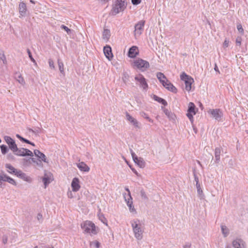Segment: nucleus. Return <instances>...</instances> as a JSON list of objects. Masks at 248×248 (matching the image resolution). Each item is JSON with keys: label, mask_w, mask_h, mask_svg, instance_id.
<instances>
[{"label": "nucleus", "mask_w": 248, "mask_h": 248, "mask_svg": "<svg viewBox=\"0 0 248 248\" xmlns=\"http://www.w3.org/2000/svg\"><path fill=\"white\" fill-rule=\"evenodd\" d=\"M81 227L84 233L90 234L91 236L96 235L98 232V228L91 221L86 220L81 224Z\"/></svg>", "instance_id": "obj_1"}, {"label": "nucleus", "mask_w": 248, "mask_h": 248, "mask_svg": "<svg viewBox=\"0 0 248 248\" xmlns=\"http://www.w3.org/2000/svg\"><path fill=\"white\" fill-rule=\"evenodd\" d=\"M133 231L135 237L138 240H141L142 238L143 230L141 228V225L138 219L133 220L131 221Z\"/></svg>", "instance_id": "obj_2"}, {"label": "nucleus", "mask_w": 248, "mask_h": 248, "mask_svg": "<svg viewBox=\"0 0 248 248\" xmlns=\"http://www.w3.org/2000/svg\"><path fill=\"white\" fill-rule=\"evenodd\" d=\"M126 3L125 0H117L113 5L111 13L113 15L123 12L126 8Z\"/></svg>", "instance_id": "obj_3"}, {"label": "nucleus", "mask_w": 248, "mask_h": 248, "mask_svg": "<svg viewBox=\"0 0 248 248\" xmlns=\"http://www.w3.org/2000/svg\"><path fill=\"white\" fill-rule=\"evenodd\" d=\"M136 84L142 89L143 92H146L148 88V85L146 79L141 74H138L135 77Z\"/></svg>", "instance_id": "obj_4"}, {"label": "nucleus", "mask_w": 248, "mask_h": 248, "mask_svg": "<svg viewBox=\"0 0 248 248\" xmlns=\"http://www.w3.org/2000/svg\"><path fill=\"white\" fill-rule=\"evenodd\" d=\"M180 78L185 82L186 90L188 92L190 91L191 89V84L194 82L193 79L184 72L181 75Z\"/></svg>", "instance_id": "obj_5"}, {"label": "nucleus", "mask_w": 248, "mask_h": 248, "mask_svg": "<svg viewBox=\"0 0 248 248\" xmlns=\"http://www.w3.org/2000/svg\"><path fill=\"white\" fill-rule=\"evenodd\" d=\"M134 65L141 71H144L149 67L148 62L142 59H138L134 61Z\"/></svg>", "instance_id": "obj_6"}, {"label": "nucleus", "mask_w": 248, "mask_h": 248, "mask_svg": "<svg viewBox=\"0 0 248 248\" xmlns=\"http://www.w3.org/2000/svg\"><path fill=\"white\" fill-rule=\"evenodd\" d=\"M145 22L144 20H140L135 25L134 35L136 37L140 36L142 34L144 30Z\"/></svg>", "instance_id": "obj_7"}, {"label": "nucleus", "mask_w": 248, "mask_h": 248, "mask_svg": "<svg viewBox=\"0 0 248 248\" xmlns=\"http://www.w3.org/2000/svg\"><path fill=\"white\" fill-rule=\"evenodd\" d=\"M15 155L18 156H33V153L30 150L25 148H20L18 149L17 147L16 149H15L13 152Z\"/></svg>", "instance_id": "obj_8"}, {"label": "nucleus", "mask_w": 248, "mask_h": 248, "mask_svg": "<svg viewBox=\"0 0 248 248\" xmlns=\"http://www.w3.org/2000/svg\"><path fill=\"white\" fill-rule=\"evenodd\" d=\"M208 112L217 121H220L223 116L222 112L219 109H210Z\"/></svg>", "instance_id": "obj_9"}, {"label": "nucleus", "mask_w": 248, "mask_h": 248, "mask_svg": "<svg viewBox=\"0 0 248 248\" xmlns=\"http://www.w3.org/2000/svg\"><path fill=\"white\" fill-rule=\"evenodd\" d=\"M195 106L193 103L190 102L188 104V108L186 114L187 117L188 118L191 123H193L194 119L193 116L196 114L195 111Z\"/></svg>", "instance_id": "obj_10"}, {"label": "nucleus", "mask_w": 248, "mask_h": 248, "mask_svg": "<svg viewBox=\"0 0 248 248\" xmlns=\"http://www.w3.org/2000/svg\"><path fill=\"white\" fill-rule=\"evenodd\" d=\"M131 154L134 162L140 168H143L145 166L143 159L141 157H138L132 150H131Z\"/></svg>", "instance_id": "obj_11"}, {"label": "nucleus", "mask_w": 248, "mask_h": 248, "mask_svg": "<svg viewBox=\"0 0 248 248\" xmlns=\"http://www.w3.org/2000/svg\"><path fill=\"white\" fill-rule=\"evenodd\" d=\"M125 119L131 125L134 126V127L137 128H140V123L139 121L130 115L128 112H126L125 113Z\"/></svg>", "instance_id": "obj_12"}, {"label": "nucleus", "mask_w": 248, "mask_h": 248, "mask_svg": "<svg viewBox=\"0 0 248 248\" xmlns=\"http://www.w3.org/2000/svg\"><path fill=\"white\" fill-rule=\"evenodd\" d=\"M53 180V175L49 172H45L44 177L42 178V181L45 185V188Z\"/></svg>", "instance_id": "obj_13"}, {"label": "nucleus", "mask_w": 248, "mask_h": 248, "mask_svg": "<svg viewBox=\"0 0 248 248\" xmlns=\"http://www.w3.org/2000/svg\"><path fill=\"white\" fill-rule=\"evenodd\" d=\"M18 10L19 13L20 14L19 17H24L26 16L27 12V7L26 3L24 1H22V0H20V1L19 2Z\"/></svg>", "instance_id": "obj_14"}, {"label": "nucleus", "mask_w": 248, "mask_h": 248, "mask_svg": "<svg viewBox=\"0 0 248 248\" xmlns=\"http://www.w3.org/2000/svg\"><path fill=\"white\" fill-rule=\"evenodd\" d=\"M4 140L9 146V148L13 152L15 149H17V145L14 140L10 137L5 136Z\"/></svg>", "instance_id": "obj_15"}, {"label": "nucleus", "mask_w": 248, "mask_h": 248, "mask_svg": "<svg viewBox=\"0 0 248 248\" xmlns=\"http://www.w3.org/2000/svg\"><path fill=\"white\" fill-rule=\"evenodd\" d=\"M16 176L21 178L24 181L29 183L32 182V179L30 176L26 175L25 173L23 172L20 170H17L15 174Z\"/></svg>", "instance_id": "obj_16"}, {"label": "nucleus", "mask_w": 248, "mask_h": 248, "mask_svg": "<svg viewBox=\"0 0 248 248\" xmlns=\"http://www.w3.org/2000/svg\"><path fill=\"white\" fill-rule=\"evenodd\" d=\"M71 187L72 191L74 192H77L79 190L80 186L79 185V180L78 178L75 177L73 179L71 183Z\"/></svg>", "instance_id": "obj_17"}, {"label": "nucleus", "mask_w": 248, "mask_h": 248, "mask_svg": "<svg viewBox=\"0 0 248 248\" xmlns=\"http://www.w3.org/2000/svg\"><path fill=\"white\" fill-rule=\"evenodd\" d=\"M104 53L106 58L111 61L113 58V54L111 51V48L109 46H106L104 47Z\"/></svg>", "instance_id": "obj_18"}, {"label": "nucleus", "mask_w": 248, "mask_h": 248, "mask_svg": "<svg viewBox=\"0 0 248 248\" xmlns=\"http://www.w3.org/2000/svg\"><path fill=\"white\" fill-rule=\"evenodd\" d=\"M139 53L138 48L136 46H132L129 50L128 56L130 58H135Z\"/></svg>", "instance_id": "obj_19"}, {"label": "nucleus", "mask_w": 248, "mask_h": 248, "mask_svg": "<svg viewBox=\"0 0 248 248\" xmlns=\"http://www.w3.org/2000/svg\"><path fill=\"white\" fill-rule=\"evenodd\" d=\"M232 246L234 248H245L243 241L241 239H236L232 241Z\"/></svg>", "instance_id": "obj_20"}, {"label": "nucleus", "mask_w": 248, "mask_h": 248, "mask_svg": "<svg viewBox=\"0 0 248 248\" xmlns=\"http://www.w3.org/2000/svg\"><path fill=\"white\" fill-rule=\"evenodd\" d=\"M34 154L35 156H36L39 159H40V161L41 160L44 162L48 163V161L46 155L43 153H41L40 151L38 150H35L34 151Z\"/></svg>", "instance_id": "obj_21"}, {"label": "nucleus", "mask_w": 248, "mask_h": 248, "mask_svg": "<svg viewBox=\"0 0 248 248\" xmlns=\"http://www.w3.org/2000/svg\"><path fill=\"white\" fill-rule=\"evenodd\" d=\"M77 166L82 171L88 172L90 170V168L83 162L77 164Z\"/></svg>", "instance_id": "obj_22"}, {"label": "nucleus", "mask_w": 248, "mask_h": 248, "mask_svg": "<svg viewBox=\"0 0 248 248\" xmlns=\"http://www.w3.org/2000/svg\"><path fill=\"white\" fill-rule=\"evenodd\" d=\"M156 77L162 85L169 81L166 76L161 72L157 73Z\"/></svg>", "instance_id": "obj_23"}, {"label": "nucleus", "mask_w": 248, "mask_h": 248, "mask_svg": "<svg viewBox=\"0 0 248 248\" xmlns=\"http://www.w3.org/2000/svg\"><path fill=\"white\" fill-rule=\"evenodd\" d=\"M163 86L167 90L173 93H176L177 91L176 88L169 81L166 82Z\"/></svg>", "instance_id": "obj_24"}, {"label": "nucleus", "mask_w": 248, "mask_h": 248, "mask_svg": "<svg viewBox=\"0 0 248 248\" xmlns=\"http://www.w3.org/2000/svg\"><path fill=\"white\" fill-rule=\"evenodd\" d=\"M5 168H6L8 172H9L10 174H14L15 175L16 174V172L18 170L15 169L10 164H6L5 165Z\"/></svg>", "instance_id": "obj_25"}, {"label": "nucleus", "mask_w": 248, "mask_h": 248, "mask_svg": "<svg viewBox=\"0 0 248 248\" xmlns=\"http://www.w3.org/2000/svg\"><path fill=\"white\" fill-rule=\"evenodd\" d=\"M221 153V149L220 148H216L215 151V157L217 163H218L220 161V154Z\"/></svg>", "instance_id": "obj_26"}, {"label": "nucleus", "mask_w": 248, "mask_h": 248, "mask_svg": "<svg viewBox=\"0 0 248 248\" xmlns=\"http://www.w3.org/2000/svg\"><path fill=\"white\" fill-rule=\"evenodd\" d=\"M221 230L224 237H226L229 235V230L225 225H222L221 226Z\"/></svg>", "instance_id": "obj_27"}, {"label": "nucleus", "mask_w": 248, "mask_h": 248, "mask_svg": "<svg viewBox=\"0 0 248 248\" xmlns=\"http://www.w3.org/2000/svg\"><path fill=\"white\" fill-rule=\"evenodd\" d=\"M124 196L127 206L133 204L132 198L131 195H126V194H125L124 195Z\"/></svg>", "instance_id": "obj_28"}, {"label": "nucleus", "mask_w": 248, "mask_h": 248, "mask_svg": "<svg viewBox=\"0 0 248 248\" xmlns=\"http://www.w3.org/2000/svg\"><path fill=\"white\" fill-rule=\"evenodd\" d=\"M110 36V31L108 30L105 29L103 33V38L105 41H108Z\"/></svg>", "instance_id": "obj_29"}, {"label": "nucleus", "mask_w": 248, "mask_h": 248, "mask_svg": "<svg viewBox=\"0 0 248 248\" xmlns=\"http://www.w3.org/2000/svg\"><path fill=\"white\" fill-rule=\"evenodd\" d=\"M58 64L61 73L63 75H64L65 73L64 69V65L63 62L60 59L58 60Z\"/></svg>", "instance_id": "obj_30"}, {"label": "nucleus", "mask_w": 248, "mask_h": 248, "mask_svg": "<svg viewBox=\"0 0 248 248\" xmlns=\"http://www.w3.org/2000/svg\"><path fill=\"white\" fill-rule=\"evenodd\" d=\"M196 188L197 189L198 194L199 195V198L200 199H203L204 198V195L203 194V191L200 185H196Z\"/></svg>", "instance_id": "obj_31"}, {"label": "nucleus", "mask_w": 248, "mask_h": 248, "mask_svg": "<svg viewBox=\"0 0 248 248\" xmlns=\"http://www.w3.org/2000/svg\"><path fill=\"white\" fill-rule=\"evenodd\" d=\"M154 98L155 100L157 101L159 103H161L162 104L164 105V106H166L167 104V102L164 99H163L162 98L159 97L156 95H154Z\"/></svg>", "instance_id": "obj_32"}, {"label": "nucleus", "mask_w": 248, "mask_h": 248, "mask_svg": "<svg viewBox=\"0 0 248 248\" xmlns=\"http://www.w3.org/2000/svg\"><path fill=\"white\" fill-rule=\"evenodd\" d=\"M16 80L22 85H24L25 84L24 79L20 74H18L17 77H16Z\"/></svg>", "instance_id": "obj_33"}, {"label": "nucleus", "mask_w": 248, "mask_h": 248, "mask_svg": "<svg viewBox=\"0 0 248 248\" xmlns=\"http://www.w3.org/2000/svg\"><path fill=\"white\" fill-rule=\"evenodd\" d=\"M129 75L127 72H124L123 73L122 80L124 83H126L129 80Z\"/></svg>", "instance_id": "obj_34"}, {"label": "nucleus", "mask_w": 248, "mask_h": 248, "mask_svg": "<svg viewBox=\"0 0 248 248\" xmlns=\"http://www.w3.org/2000/svg\"><path fill=\"white\" fill-rule=\"evenodd\" d=\"M90 245L91 247H94L95 248H99L100 243L98 241L95 240L90 242Z\"/></svg>", "instance_id": "obj_35"}, {"label": "nucleus", "mask_w": 248, "mask_h": 248, "mask_svg": "<svg viewBox=\"0 0 248 248\" xmlns=\"http://www.w3.org/2000/svg\"><path fill=\"white\" fill-rule=\"evenodd\" d=\"M140 115L141 117H142L143 118L146 119V120H147L149 122H151V123H153V120L152 119H151L148 116V115L145 113L144 112H141L140 113Z\"/></svg>", "instance_id": "obj_36"}, {"label": "nucleus", "mask_w": 248, "mask_h": 248, "mask_svg": "<svg viewBox=\"0 0 248 248\" xmlns=\"http://www.w3.org/2000/svg\"><path fill=\"white\" fill-rule=\"evenodd\" d=\"M164 112L165 114L170 119H173L174 115L170 111L167 109H165L164 110Z\"/></svg>", "instance_id": "obj_37"}, {"label": "nucleus", "mask_w": 248, "mask_h": 248, "mask_svg": "<svg viewBox=\"0 0 248 248\" xmlns=\"http://www.w3.org/2000/svg\"><path fill=\"white\" fill-rule=\"evenodd\" d=\"M98 218L102 222H103L104 224L107 225V220L103 215L99 214Z\"/></svg>", "instance_id": "obj_38"}, {"label": "nucleus", "mask_w": 248, "mask_h": 248, "mask_svg": "<svg viewBox=\"0 0 248 248\" xmlns=\"http://www.w3.org/2000/svg\"><path fill=\"white\" fill-rule=\"evenodd\" d=\"M0 59L2 61L3 63L4 64H7L6 59L5 56L4 55V54L3 52L0 53Z\"/></svg>", "instance_id": "obj_39"}, {"label": "nucleus", "mask_w": 248, "mask_h": 248, "mask_svg": "<svg viewBox=\"0 0 248 248\" xmlns=\"http://www.w3.org/2000/svg\"><path fill=\"white\" fill-rule=\"evenodd\" d=\"M16 137L18 139H19L20 140L25 142V143H31V141H30L29 140L22 137L21 136H20L18 134H16Z\"/></svg>", "instance_id": "obj_40"}, {"label": "nucleus", "mask_w": 248, "mask_h": 248, "mask_svg": "<svg viewBox=\"0 0 248 248\" xmlns=\"http://www.w3.org/2000/svg\"><path fill=\"white\" fill-rule=\"evenodd\" d=\"M1 153L3 154H5L8 152L7 147L5 145H2L0 146Z\"/></svg>", "instance_id": "obj_41"}, {"label": "nucleus", "mask_w": 248, "mask_h": 248, "mask_svg": "<svg viewBox=\"0 0 248 248\" xmlns=\"http://www.w3.org/2000/svg\"><path fill=\"white\" fill-rule=\"evenodd\" d=\"M0 177L1 178V181L2 182V181L6 182L9 177V176L7 175L2 173H0Z\"/></svg>", "instance_id": "obj_42"}, {"label": "nucleus", "mask_w": 248, "mask_h": 248, "mask_svg": "<svg viewBox=\"0 0 248 248\" xmlns=\"http://www.w3.org/2000/svg\"><path fill=\"white\" fill-rule=\"evenodd\" d=\"M61 29L65 31L68 34H69L71 33V30L69 29L67 27L65 26V25H61Z\"/></svg>", "instance_id": "obj_43"}, {"label": "nucleus", "mask_w": 248, "mask_h": 248, "mask_svg": "<svg viewBox=\"0 0 248 248\" xmlns=\"http://www.w3.org/2000/svg\"><path fill=\"white\" fill-rule=\"evenodd\" d=\"M6 182H8L9 183H10L13 185H14V186L16 185V181L13 178L10 177L9 176L8 179L7 180Z\"/></svg>", "instance_id": "obj_44"}, {"label": "nucleus", "mask_w": 248, "mask_h": 248, "mask_svg": "<svg viewBox=\"0 0 248 248\" xmlns=\"http://www.w3.org/2000/svg\"><path fill=\"white\" fill-rule=\"evenodd\" d=\"M27 52L28 53L29 57L30 60H31V61L33 63H34L35 64H36V62L35 60L34 59V58L32 57V56L31 55V53L29 49H27Z\"/></svg>", "instance_id": "obj_45"}, {"label": "nucleus", "mask_w": 248, "mask_h": 248, "mask_svg": "<svg viewBox=\"0 0 248 248\" xmlns=\"http://www.w3.org/2000/svg\"><path fill=\"white\" fill-rule=\"evenodd\" d=\"M48 64H49V66L50 68H51L52 69H55V67L54 62L52 59H50L48 60Z\"/></svg>", "instance_id": "obj_46"}, {"label": "nucleus", "mask_w": 248, "mask_h": 248, "mask_svg": "<svg viewBox=\"0 0 248 248\" xmlns=\"http://www.w3.org/2000/svg\"><path fill=\"white\" fill-rule=\"evenodd\" d=\"M128 207L129 210L131 213H134V214L136 213V209H135L134 206H133V204H130V205L128 206Z\"/></svg>", "instance_id": "obj_47"}, {"label": "nucleus", "mask_w": 248, "mask_h": 248, "mask_svg": "<svg viewBox=\"0 0 248 248\" xmlns=\"http://www.w3.org/2000/svg\"><path fill=\"white\" fill-rule=\"evenodd\" d=\"M140 193L141 197L143 199H144V200L147 199V197L146 196L145 192L143 190H140Z\"/></svg>", "instance_id": "obj_48"}, {"label": "nucleus", "mask_w": 248, "mask_h": 248, "mask_svg": "<svg viewBox=\"0 0 248 248\" xmlns=\"http://www.w3.org/2000/svg\"><path fill=\"white\" fill-rule=\"evenodd\" d=\"M29 130L30 132H31L34 133L35 134H38V133H40L41 130L39 128H38L37 129H35V130H33V129L30 128V129H29Z\"/></svg>", "instance_id": "obj_49"}, {"label": "nucleus", "mask_w": 248, "mask_h": 248, "mask_svg": "<svg viewBox=\"0 0 248 248\" xmlns=\"http://www.w3.org/2000/svg\"><path fill=\"white\" fill-rule=\"evenodd\" d=\"M242 38L240 36H238L236 39V43L237 45L240 46L241 45Z\"/></svg>", "instance_id": "obj_50"}, {"label": "nucleus", "mask_w": 248, "mask_h": 248, "mask_svg": "<svg viewBox=\"0 0 248 248\" xmlns=\"http://www.w3.org/2000/svg\"><path fill=\"white\" fill-rule=\"evenodd\" d=\"M237 29L239 31L242 33H243L244 32V30L242 28V26L241 24H238L237 25Z\"/></svg>", "instance_id": "obj_51"}, {"label": "nucleus", "mask_w": 248, "mask_h": 248, "mask_svg": "<svg viewBox=\"0 0 248 248\" xmlns=\"http://www.w3.org/2000/svg\"><path fill=\"white\" fill-rule=\"evenodd\" d=\"M194 176L195 181L196 183V185H200L199 183L198 177L196 175V174L195 173H194Z\"/></svg>", "instance_id": "obj_52"}, {"label": "nucleus", "mask_w": 248, "mask_h": 248, "mask_svg": "<svg viewBox=\"0 0 248 248\" xmlns=\"http://www.w3.org/2000/svg\"><path fill=\"white\" fill-rule=\"evenodd\" d=\"M37 218L39 221H42L43 220V216L40 213L38 214Z\"/></svg>", "instance_id": "obj_53"}, {"label": "nucleus", "mask_w": 248, "mask_h": 248, "mask_svg": "<svg viewBox=\"0 0 248 248\" xmlns=\"http://www.w3.org/2000/svg\"><path fill=\"white\" fill-rule=\"evenodd\" d=\"M141 0H132V2L134 5H137L140 3Z\"/></svg>", "instance_id": "obj_54"}, {"label": "nucleus", "mask_w": 248, "mask_h": 248, "mask_svg": "<svg viewBox=\"0 0 248 248\" xmlns=\"http://www.w3.org/2000/svg\"><path fill=\"white\" fill-rule=\"evenodd\" d=\"M229 41L228 40L226 39L223 43V46L226 47H228L229 46Z\"/></svg>", "instance_id": "obj_55"}, {"label": "nucleus", "mask_w": 248, "mask_h": 248, "mask_svg": "<svg viewBox=\"0 0 248 248\" xmlns=\"http://www.w3.org/2000/svg\"><path fill=\"white\" fill-rule=\"evenodd\" d=\"M67 195H68V197L70 198H72L73 197L72 191H71L68 192Z\"/></svg>", "instance_id": "obj_56"}, {"label": "nucleus", "mask_w": 248, "mask_h": 248, "mask_svg": "<svg viewBox=\"0 0 248 248\" xmlns=\"http://www.w3.org/2000/svg\"><path fill=\"white\" fill-rule=\"evenodd\" d=\"M191 245L190 244H186L184 246V248H190Z\"/></svg>", "instance_id": "obj_57"}, {"label": "nucleus", "mask_w": 248, "mask_h": 248, "mask_svg": "<svg viewBox=\"0 0 248 248\" xmlns=\"http://www.w3.org/2000/svg\"><path fill=\"white\" fill-rule=\"evenodd\" d=\"M214 70H215L216 71H217V72H218V73L219 72V70H218V67H217V64H215V65Z\"/></svg>", "instance_id": "obj_58"}, {"label": "nucleus", "mask_w": 248, "mask_h": 248, "mask_svg": "<svg viewBox=\"0 0 248 248\" xmlns=\"http://www.w3.org/2000/svg\"><path fill=\"white\" fill-rule=\"evenodd\" d=\"M125 189L128 192V194L127 195H131L130 190H129V188L128 187H125Z\"/></svg>", "instance_id": "obj_59"}, {"label": "nucleus", "mask_w": 248, "mask_h": 248, "mask_svg": "<svg viewBox=\"0 0 248 248\" xmlns=\"http://www.w3.org/2000/svg\"><path fill=\"white\" fill-rule=\"evenodd\" d=\"M2 241H3V243L4 244H6L7 243V238H3V240H2Z\"/></svg>", "instance_id": "obj_60"}, {"label": "nucleus", "mask_w": 248, "mask_h": 248, "mask_svg": "<svg viewBox=\"0 0 248 248\" xmlns=\"http://www.w3.org/2000/svg\"><path fill=\"white\" fill-rule=\"evenodd\" d=\"M30 2L32 3L35 4V2L33 0H30Z\"/></svg>", "instance_id": "obj_61"}, {"label": "nucleus", "mask_w": 248, "mask_h": 248, "mask_svg": "<svg viewBox=\"0 0 248 248\" xmlns=\"http://www.w3.org/2000/svg\"><path fill=\"white\" fill-rule=\"evenodd\" d=\"M200 107H201V108L202 109V108H203V106H202V104L201 103H200Z\"/></svg>", "instance_id": "obj_62"}, {"label": "nucleus", "mask_w": 248, "mask_h": 248, "mask_svg": "<svg viewBox=\"0 0 248 248\" xmlns=\"http://www.w3.org/2000/svg\"><path fill=\"white\" fill-rule=\"evenodd\" d=\"M36 163H37V164L38 165L41 166V162L40 163L36 162Z\"/></svg>", "instance_id": "obj_63"}, {"label": "nucleus", "mask_w": 248, "mask_h": 248, "mask_svg": "<svg viewBox=\"0 0 248 248\" xmlns=\"http://www.w3.org/2000/svg\"><path fill=\"white\" fill-rule=\"evenodd\" d=\"M29 144H31V145H32V146H34V145H34V144L33 143L31 142V143H29Z\"/></svg>", "instance_id": "obj_64"}]
</instances>
